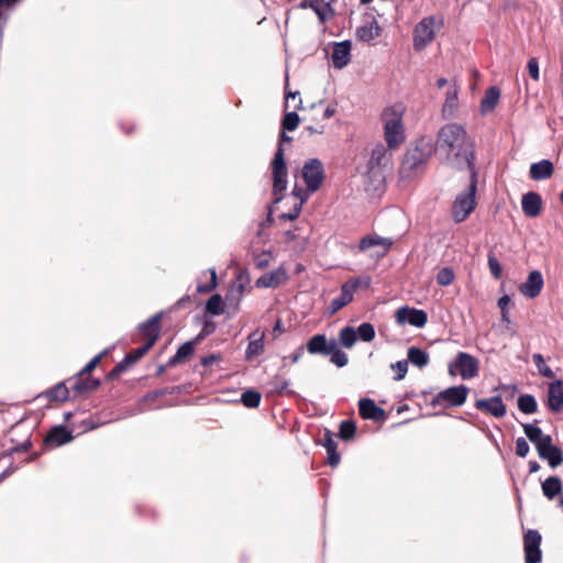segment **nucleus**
I'll return each mask as SVG.
<instances>
[{"label":"nucleus","instance_id":"nucleus-1","mask_svg":"<svg viewBox=\"0 0 563 563\" xmlns=\"http://www.w3.org/2000/svg\"><path fill=\"white\" fill-rule=\"evenodd\" d=\"M474 145L465 128L457 123L444 124L437 134L434 152L443 156L448 164L465 163L468 170H474Z\"/></svg>","mask_w":563,"mask_h":563},{"label":"nucleus","instance_id":"nucleus-2","mask_svg":"<svg viewBox=\"0 0 563 563\" xmlns=\"http://www.w3.org/2000/svg\"><path fill=\"white\" fill-rule=\"evenodd\" d=\"M402 115L401 106L388 107L382 113L384 137L389 150L398 148L406 140Z\"/></svg>","mask_w":563,"mask_h":563},{"label":"nucleus","instance_id":"nucleus-3","mask_svg":"<svg viewBox=\"0 0 563 563\" xmlns=\"http://www.w3.org/2000/svg\"><path fill=\"white\" fill-rule=\"evenodd\" d=\"M470 184L453 201L451 214L456 223L465 221L476 208L477 172L470 170Z\"/></svg>","mask_w":563,"mask_h":563},{"label":"nucleus","instance_id":"nucleus-4","mask_svg":"<svg viewBox=\"0 0 563 563\" xmlns=\"http://www.w3.org/2000/svg\"><path fill=\"white\" fill-rule=\"evenodd\" d=\"M291 137L285 132L280 133L279 145L275 152L272 161V173H273V196L274 202L277 203L283 198V192L287 187V166L285 161V153L283 148V142H291Z\"/></svg>","mask_w":563,"mask_h":563},{"label":"nucleus","instance_id":"nucleus-5","mask_svg":"<svg viewBox=\"0 0 563 563\" xmlns=\"http://www.w3.org/2000/svg\"><path fill=\"white\" fill-rule=\"evenodd\" d=\"M443 26V20L434 15L423 18L413 30V47L424 49L435 38V33Z\"/></svg>","mask_w":563,"mask_h":563},{"label":"nucleus","instance_id":"nucleus-6","mask_svg":"<svg viewBox=\"0 0 563 563\" xmlns=\"http://www.w3.org/2000/svg\"><path fill=\"white\" fill-rule=\"evenodd\" d=\"M109 349L103 350L92 357L87 365L79 372L78 377L74 382L73 389L76 394H82L88 390H95L100 386V380L90 377V373L98 366L101 360L107 356Z\"/></svg>","mask_w":563,"mask_h":563},{"label":"nucleus","instance_id":"nucleus-7","mask_svg":"<svg viewBox=\"0 0 563 563\" xmlns=\"http://www.w3.org/2000/svg\"><path fill=\"white\" fill-rule=\"evenodd\" d=\"M335 112V109L331 106H324L323 101L313 103L310 111L303 115L302 121L309 122L307 131L309 134H322L324 132V125L322 121L330 119Z\"/></svg>","mask_w":563,"mask_h":563},{"label":"nucleus","instance_id":"nucleus-8","mask_svg":"<svg viewBox=\"0 0 563 563\" xmlns=\"http://www.w3.org/2000/svg\"><path fill=\"white\" fill-rule=\"evenodd\" d=\"M470 388L465 385L452 386L438 393L431 400L433 407H460L465 404Z\"/></svg>","mask_w":563,"mask_h":563},{"label":"nucleus","instance_id":"nucleus-9","mask_svg":"<svg viewBox=\"0 0 563 563\" xmlns=\"http://www.w3.org/2000/svg\"><path fill=\"white\" fill-rule=\"evenodd\" d=\"M432 148L421 140L415 147L408 150L401 162V173H410L422 166L429 158Z\"/></svg>","mask_w":563,"mask_h":563},{"label":"nucleus","instance_id":"nucleus-10","mask_svg":"<svg viewBox=\"0 0 563 563\" xmlns=\"http://www.w3.org/2000/svg\"><path fill=\"white\" fill-rule=\"evenodd\" d=\"M301 177L309 191L319 190L325 177L322 162L318 158L308 159L302 166Z\"/></svg>","mask_w":563,"mask_h":563},{"label":"nucleus","instance_id":"nucleus-11","mask_svg":"<svg viewBox=\"0 0 563 563\" xmlns=\"http://www.w3.org/2000/svg\"><path fill=\"white\" fill-rule=\"evenodd\" d=\"M454 368L463 379H471L478 375L479 362L466 352H459L454 362L450 364L449 372L454 375Z\"/></svg>","mask_w":563,"mask_h":563},{"label":"nucleus","instance_id":"nucleus-12","mask_svg":"<svg viewBox=\"0 0 563 563\" xmlns=\"http://www.w3.org/2000/svg\"><path fill=\"white\" fill-rule=\"evenodd\" d=\"M152 347L147 346L145 343L129 353L125 354L124 358L120 361L108 374V380L117 379L122 373L129 369L130 366L139 362Z\"/></svg>","mask_w":563,"mask_h":563},{"label":"nucleus","instance_id":"nucleus-13","mask_svg":"<svg viewBox=\"0 0 563 563\" xmlns=\"http://www.w3.org/2000/svg\"><path fill=\"white\" fill-rule=\"evenodd\" d=\"M361 280L358 278H351L341 286V294L332 299L328 306V311L332 316L345 307L353 300V295L360 287Z\"/></svg>","mask_w":563,"mask_h":563},{"label":"nucleus","instance_id":"nucleus-14","mask_svg":"<svg viewBox=\"0 0 563 563\" xmlns=\"http://www.w3.org/2000/svg\"><path fill=\"white\" fill-rule=\"evenodd\" d=\"M162 314L156 313L139 325V334L145 344L152 347L161 336Z\"/></svg>","mask_w":563,"mask_h":563},{"label":"nucleus","instance_id":"nucleus-15","mask_svg":"<svg viewBox=\"0 0 563 563\" xmlns=\"http://www.w3.org/2000/svg\"><path fill=\"white\" fill-rule=\"evenodd\" d=\"M396 321L400 324L408 322L409 324L423 328L428 321V314L424 310L400 307L396 310Z\"/></svg>","mask_w":563,"mask_h":563},{"label":"nucleus","instance_id":"nucleus-16","mask_svg":"<svg viewBox=\"0 0 563 563\" xmlns=\"http://www.w3.org/2000/svg\"><path fill=\"white\" fill-rule=\"evenodd\" d=\"M475 408L494 418H503L507 413V407L500 396L477 399L475 401Z\"/></svg>","mask_w":563,"mask_h":563},{"label":"nucleus","instance_id":"nucleus-17","mask_svg":"<svg viewBox=\"0 0 563 563\" xmlns=\"http://www.w3.org/2000/svg\"><path fill=\"white\" fill-rule=\"evenodd\" d=\"M526 437L536 445L538 454L551 449L554 444L549 434H543L542 430L534 426L526 423L522 426Z\"/></svg>","mask_w":563,"mask_h":563},{"label":"nucleus","instance_id":"nucleus-18","mask_svg":"<svg viewBox=\"0 0 563 563\" xmlns=\"http://www.w3.org/2000/svg\"><path fill=\"white\" fill-rule=\"evenodd\" d=\"M542 537L538 530L529 529L523 533L525 559L542 560Z\"/></svg>","mask_w":563,"mask_h":563},{"label":"nucleus","instance_id":"nucleus-19","mask_svg":"<svg viewBox=\"0 0 563 563\" xmlns=\"http://www.w3.org/2000/svg\"><path fill=\"white\" fill-rule=\"evenodd\" d=\"M288 280V274L285 267L279 266L278 268L262 275L255 282L257 288H277Z\"/></svg>","mask_w":563,"mask_h":563},{"label":"nucleus","instance_id":"nucleus-20","mask_svg":"<svg viewBox=\"0 0 563 563\" xmlns=\"http://www.w3.org/2000/svg\"><path fill=\"white\" fill-rule=\"evenodd\" d=\"M247 283L249 276L244 273H240L228 290L225 302L232 305L236 309L243 298Z\"/></svg>","mask_w":563,"mask_h":563},{"label":"nucleus","instance_id":"nucleus-21","mask_svg":"<svg viewBox=\"0 0 563 563\" xmlns=\"http://www.w3.org/2000/svg\"><path fill=\"white\" fill-rule=\"evenodd\" d=\"M543 285L542 274L539 271H532L529 273L527 280L519 286V290L523 296L532 299L540 295Z\"/></svg>","mask_w":563,"mask_h":563},{"label":"nucleus","instance_id":"nucleus-22","mask_svg":"<svg viewBox=\"0 0 563 563\" xmlns=\"http://www.w3.org/2000/svg\"><path fill=\"white\" fill-rule=\"evenodd\" d=\"M358 412L360 416L366 420L382 421L386 417L385 410L369 398H362L358 401Z\"/></svg>","mask_w":563,"mask_h":563},{"label":"nucleus","instance_id":"nucleus-23","mask_svg":"<svg viewBox=\"0 0 563 563\" xmlns=\"http://www.w3.org/2000/svg\"><path fill=\"white\" fill-rule=\"evenodd\" d=\"M521 207L526 217L536 218L542 211V198L538 192L529 191L522 196Z\"/></svg>","mask_w":563,"mask_h":563},{"label":"nucleus","instance_id":"nucleus-24","mask_svg":"<svg viewBox=\"0 0 563 563\" xmlns=\"http://www.w3.org/2000/svg\"><path fill=\"white\" fill-rule=\"evenodd\" d=\"M73 440L71 432L65 426L53 427L45 437L46 446L56 448L68 443Z\"/></svg>","mask_w":563,"mask_h":563},{"label":"nucleus","instance_id":"nucleus-25","mask_svg":"<svg viewBox=\"0 0 563 563\" xmlns=\"http://www.w3.org/2000/svg\"><path fill=\"white\" fill-rule=\"evenodd\" d=\"M249 344L245 351L246 361H252L262 355L265 350V333L260 330L253 331L249 335Z\"/></svg>","mask_w":563,"mask_h":563},{"label":"nucleus","instance_id":"nucleus-26","mask_svg":"<svg viewBox=\"0 0 563 563\" xmlns=\"http://www.w3.org/2000/svg\"><path fill=\"white\" fill-rule=\"evenodd\" d=\"M548 407L553 412L563 411V382L558 379L549 385Z\"/></svg>","mask_w":563,"mask_h":563},{"label":"nucleus","instance_id":"nucleus-27","mask_svg":"<svg viewBox=\"0 0 563 563\" xmlns=\"http://www.w3.org/2000/svg\"><path fill=\"white\" fill-rule=\"evenodd\" d=\"M391 245H393V241L390 239L382 238V236L374 234V235H366V236L362 238L360 241L358 247L361 251H366L371 247L379 246L382 249V251L377 252L376 255L382 257L387 254V252L389 251Z\"/></svg>","mask_w":563,"mask_h":563},{"label":"nucleus","instance_id":"nucleus-28","mask_svg":"<svg viewBox=\"0 0 563 563\" xmlns=\"http://www.w3.org/2000/svg\"><path fill=\"white\" fill-rule=\"evenodd\" d=\"M334 340H328L324 334H314L307 342V351L310 354L328 355L333 350Z\"/></svg>","mask_w":563,"mask_h":563},{"label":"nucleus","instance_id":"nucleus-29","mask_svg":"<svg viewBox=\"0 0 563 563\" xmlns=\"http://www.w3.org/2000/svg\"><path fill=\"white\" fill-rule=\"evenodd\" d=\"M351 55V43L349 41H343L336 43L333 47L332 52V63L333 66L338 69H342L350 62Z\"/></svg>","mask_w":563,"mask_h":563},{"label":"nucleus","instance_id":"nucleus-30","mask_svg":"<svg viewBox=\"0 0 563 563\" xmlns=\"http://www.w3.org/2000/svg\"><path fill=\"white\" fill-rule=\"evenodd\" d=\"M322 445L325 448L328 457L327 462L331 467H335L340 463V454L338 452V442L334 440V433L330 430H325Z\"/></svg>","mask_w":563,"mask_h":563},{"label":"nucleus","instance_id":"nucleus-31","mask_svg":"<svg viewBox=\"0 0 563 563\" xmlns=\"http://www.w3.org/2000/svg\"><path fill=\"white\" fill-rule=\"evenodd\" d=\"M554 174L553 163L549 159H542L538 163H533L529 169V176L533 180L549 179Z\"/></svg>","mask_w":563,"mask_h":563},{"label":"nucleus","instance_id":"nucleus-32","mask_svg":"<svg viewBox=\"0 0 563 563\" xmlns=\"http://www.w3.org/2000/svg\"><path fill=\"white\" fill-rule=\"evenodd\" d=\"M388 146L385 147L382 143L377 144L373 151L371 158L368 161V165L371 169L380 166H387L390 163V154L388 153Z\"/></svg>","mask_w":563,"mask_h":563},{"label":"nucleus","instance_id":"nucleus-33","mask_svg":"<svg viewBox=\"0 0 563 563\" xmlns=\"http://www.w3.org/2000/svg\"><path fill=\"white\" fill-rule=\"evenodd\" d=\"M500 98V89L496 86L489 87L481 101V112L483 114L492 112Z\"/></svg>","mask_w":563,"mask_h":563},{"label":"nucleus","instance_id":"nucleus-34","mask_svg":"<svg viewBox=\"0 0 563 563\" xmlns=\"http://www.w3.org/2000/svg\"><path fill=\"white\" fill-rule=\"evenodd\" d=\"M380 35V26L376 20L365 23L356 29V36L360 41L369 42Z\"/></svg>","mask_w":563,"mask_h":563},{"label":"nucleus","instance_id":"nucleus-35","mask_svg":"<svg viewBox=\"0 0 563 563\" xmlns=\"http://www.w3.org/2000/svg\"><path fill=\"white\" fill-rule=\"evenodd\" d=\"M195 352L194 342H185L181 344L176 354L167 361V366L174 367L185 361H187Z\"/></svg>","mask_w":563,"mask_h":563},{"label":"nucleus","instance_id":"nucleus-36","mask_svg":"<svg viewBox=\"0 0 563 563\" xmlns=\"http://www.w3.org/2000/svg\"><path fill=\"white\" fill-rule=\"evenodd\" d=\"M459 90L456 87H452L446 92V98L442 108V114L444 118L452 117L459 107L457 99Z\"/></svg>","mask_w":563,"mask_h":563},{"label":"nucleus","instance_id":"nucleus-37","mask_svg":"<svg viewBox=\"0 0 563 563\" xmlns=\"http://www.w3.org/2000/svg\"><path fill=\"white\" fill-rule=\"evenodd\" d=\"M561 490L562 482L558 476H550L542 483V492L548 499L555 498Z\"/></svg>","mask_w":563,"mask_h":563},{"label":"nucleus","instance_id":"nucleus-38","mask_svg":"<svg viewBox=\"0 0 563 563\" xmlns=\"http://www.w3.org/2000/svg\"><path fill=\"white\" fill-rule=\"evenodd\" d=\"M407 355L408 361H410L413 365L418 366L419 368L427 366L429 363L428 353L417 346L409 347Z\"/></svg>","mask_w":563,"mask_h":563},{"label":"nucleus","instance_id":"nucleus-39","mask_svg":"<svg viewBox=\"0 0 563 563\" xmlns=\"http://www.w3.org/2000/svg\"><path fill=\"white\" fill-rule=\"evenodd\" d=\"M539 456L542 460H547L551 467H558L563 462L562 450L556 445H553L551 449L545 450L543 453L539 454Z\"/></svg>","mask_w":563,"mask_h":563},{"label":"nucleus","instance_id":"nucleus-40","mask_svg":"<svg viewBox=\"0 0 563 563\" xmlns=\"http://www.w3.org/2000/svg\"><path fill=\"white\" fill-rule=\"evenodd\" d=\"M518 408L521 412L531 415L538 410V404L532 395H522L518 398Z\"/></svg>","mask_w":563,"mask_h":563},{"label":"nucleus","instance_id":"nucleus-41","mask_svg":"<svg viewBox=\"0 0 563 563\" xmlns=\"http://www.w3.org/2000/svg\"><path fill=\"white\" fill-rule=\"evenodd\" d=\"M339 339L344 347L351 349L357 340L356 330L352 327H344L339 333Z\"/></svg>","mask_w":563,"mask_h":563},{"label":"nucleus","instance_id":"nucleus-42","mask_svg":"<svg viewBox=\"0 0 563 563\" xmlns=\"http://www.w3.org/2000/svg\"><path fill=\"white\" fill-rule=\"evenodd\" d=\"M271 390L277 395L289 394V382L282 375H275L269 382Z\"/></svg>","mask_w":563,"mask_h":563},{"label":"nucleus","instance_id":"nucleus-43","mask_svg":"<svg viewBox=\"0 0 563 563\" xmlns=\"http://www.w3.org/2000/svg\"><path fill=\"white\" fill-rule=\"evenodd\" d=\"M356 424L352 420H343L339 427V437L343 441H350L355 437Z\"/></svg>","mask_w":563,"mask_h":563},{"label":"nucleus","instance_id":"nucleus-44","mask_svg":"<svg viewBox=\"0 0 563 563\" xmlns=\"http://www.w3.org/2000/svg\"><path fill=\"white\" fill-rule=\"evenodd\" d=\"M47 396L51 400L65 401L69 397V390L65 384L59 383L47 393Z\"/></svg>","mask_w":563,"mask_h":563},{"label":"nucleus","instance_id":"nucleus-45","mask_svg":"<svg viewBox=\"0 0 563 563\" xmlns=\"http://www.w3.org/2000/svg\"><path fill=\"white\" fill-rule=\"evenodd\" d=\"M309 9L314 11L320 22L327 21L328 12L330 11L329 3L324 2L323 0H312V3H309Z\"/></svg>","mask_w":563,"mask_h":563},{"label":"nucleus","instance_id":"nucleus-46","mask_svg":"<svg viewBox=\"0 0 563 563\" xmlns=\"http://www.w3.org/2000/svg\"><path fill=\"white\" fill-rule=\"evenodd\" d=\"M261 394L256 390H246L241 396L242 404L247 408H257L261 402Z\"/></svg>","mask_w":563,"mask_h":563},{"label":"nucleus","instance_id":"nucleus-47","mask_svg":"<svg viewBox=\"0 0 563 563\" xmlns=\"http://www.w3.org/2000/svg\"><path fill=\"white\" fill-rule=\"evenodd\" d=\"M222 303L223 301L220 295H212L206 303V310L213 316H219L223 312Z\"/></svg>","mask_w":563,"mask_h":563},{"label":"nucleus","instance_id":"nucleus-48","mask_svg":"<svg viewBox=\"0 0 563 563\" xmlns=\"http://www.w3.org/2000/svg\"><path fill=\"white\" fill-rule=\"evenodd\" d=\"M356 334L362 341L371 342L375 338L374 325L369 322H364L357 328Z\"/></svg>","mask_w":563,"mask_h":563},{"label":"nucleus","instance_id":"nucleus-49","mask_svg":"<svg viewBox=\"0 0 563 563\" xmlns=\"http://www.w3.org/2000/svg\"><path fill=\"white\" fill-rule=\"evenodd\" d=\"M328 355L331 356L330 361L333 364H335L338 367H343L349 362L347 355L338 347V344L335 341L333 343V350Z\"/></svg>","mask_w":563,"mask_h":563},{"label":"nucleus","instance_id":"nucleus-50","mask_svg":"<svg viewBox=\"0 0 563 563\" xmlns=\"http://www.w3.org/2000/svg\"><path fill=\"white\" fill-rule=\"evenodd\" d=\"M487 264H488V268L490 271L492 276L495 279H500L503 276V267H501V264L499 263L498 258L496 257V255L493 252L488 253Z\"/></svg>","mask_w":563,"mask_h":563},{"label":"nucleus","instance_id":"nucleus-51","mask_svg":"<svg viewBox=\"0 0 563 563\" xmlns=\"http://www.w3.org/2000/svg\"><path fill=\"white\" fill-rule=\"evenodd\" d=\"M454 272L451 267H442L437 274V283L440 286H449L454 280Z\"/></svg>","mask_w":563,"mask_h":563},{"label":"nucleus","instance_id":"nucleus-52","mask_svg":"<svg viewBox=\"0 0 563 563\" xmlns=\"http://www.w3.org/2000/svg\"><path fill=\"white\" fill-rule=\"evenodd\" d=\"M532 360L542 376L548 378H552L554 376V373L545 365L544 358L540 353L533 354Z\"/></svg>","mask_w":563,"mask_h":563},{"label":"nucleus","instance_id":"nucleus-53","mask_svg":"<svg viewBox=\"0 0 563 563\" xmlns=\"http://www.w3.org/2000/svg\"><path fill=\"white\" fill-rule=\"evenodd\" d=\"M300 122L299 115L296 112H288L285 114L282 126L286 131H294Z\"/></svg>","mask_w":563,"mask_h":563},{"label":"nucleus","instance_id":"nucleus-54","mask_svg":"<svg viewBox=\"0 0 563 563\" xmlns=\"http://www.w3.org/2000/svg\"><path fill=\"white\" fill-rule=\"evenodd\" d=\"M272 258V253L269 251H264L261 254L255 255L253 262L257 269H264L269 265Z\"/></svg>","mask_w":563,"mask_h":563},{"label":"nucleus","instance_id":"nucleus-55","mask_svg":"<svg viewBox=\"0 0 563 563\" xmlns=\"http://www.w3.org/2000/svg\"><path fill=\"white\" fill-rule=\"evenodd\" d=\"M305 202H306V198H300V201L298 203H296L289 212L282 213L279 216V218L283 220H289V221L296 220L300 216L302 205Z\"/></svg>","mask_w":563,"mask_h":563},{"label":"nucleus","instance_id":"nucleus-56","mask_svg":"<svg viewBox=\"0 0 563 563\" xmlns=\"http://www.w3.org/2000/svg\"><path fill=\"white\" fill-rule=\"evenodd\" d=\"M210 282L207 284H199L197 286V291L200 294H209L217 287V273L214 269H210Z\"/></svg>","mask_w":563,"mask_h":563},{"label":"nucleus","instance_id":"nucleus-57","mask_svg":"<svg viewBox=\"0 0 563 563\" xmlns=\"http://www.w3.org/2000/svg\"><path fill=\"white\" fill-rule=\"evenodd\" d=\"M391 368L396 372L395 380H401L407 374L408 361H398L395 364H391Z\"/></svg>","mask_w":563,"mask_h":563},{"label":"nucleus","instance_id":"nucleus-58","mask_svg":"<svg viewBox=\"0 0 563 563\" xmlns=\"http://www.w3.org/2000/svg\"><path fill=\"white\" fill-rule=\"evenodd\" d=\"M510 303V297L508 295H504L498 299V307L501 312V320L505 322H510L508 317V305Z\"/></svg>","mask_w":563,"mask_h":563},{"label":"nucleus","instance_id":"nucleus-59","mask_svg":"<svg viewBox=\"0 0 563 563\" xmlns=\"http://www.w3.org/2000/svg\"><path fill=\"white\" fill-rule=\"evenodd\" d=\"M527 69L530 75V77L538 81L540 79V73H539V63L536 57H531L527 63Z\"/></svg>","mask_w":563,"mask_h":563},{"label":"nucleus","instance_id":"nucleus-60","mask_svg":"<svg viewBox=\"0 0 563 563\" xmlns=\"http://www.w3.org/2000/svg\"><path fill=\"white\" fill-rule=\"evenodd\" d=\"M529 444L525 438H518L516 440V454L520 457H526L529 453Z\"/></svg>","mask_w":563,"mask_h":563},{"label":"nucleus","instance_id":"nucleus-61","mask_svg":"<svg viewBox=\"0 0 563 563\" xmlns=\"http://www.w3.org/2000/svg\"><path fill=\"white\" fill-rule=\"evenodd\" d=\"M32 446V442L31 440H25L24 442H22L21 444H18L15 446H13L11 449V453H16V452H27Z\"/></svg>","mask_w":563,"mask_h":563},{"label":"nucleus","instance_id":"nucleus-62","mask_svg":"<svg viewBox=\"0 0 563 563\" xmlns=\"http://www.w3.org/2000/svg\"><path fill=\"white\" fill-rule=\"evenodd\" d=\"M18 467H13V466H9L7 470H4L1 474H0V483H2L7 477H9L10 475H12L15 471H16Z\"/></svg>","mask_w":563,"mask_h":563},{"label":"nucleus","instance_id":"nucleus-63","mask_svg":"<svg viewBox=\"0 0 563 563\" xmlns=\"http://www.w3.org/2000/svg\"><path fill=\"white\" fill-rule=\"evenodd\" d=\"M302 353H303V347L300 346L296 352H294L289 357L291 360L292 363H297L300 357L302 356Z\"/></svg>","mask_w":563,"mask_h":563},{"label":"nucleus","instance_id":"nucleus-64","mask_svg":"<svg viewBox=\"0 0 563 563\" xmlns=\"http://www.w3.org/2000/svg\"><path fill=\"white\" fill-rule=\"evenodd\" d=\"M540 470V465L537 461H530L529 462V472L530 473H536Z\"/></svg>","mask_w":563,"mask_h":563}]
</instances>
